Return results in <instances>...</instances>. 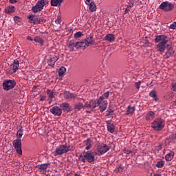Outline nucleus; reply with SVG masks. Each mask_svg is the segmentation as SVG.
I'll use <instances>...</instances> for the list:
<instances>
[{"instance_id":"obj_27","label":"nucleus","mask_w":176,"mask_h":176,"mask_svg":"<svg viewBox=\"0 0 176 176\" xmlns=\"http://www.w3.org/2000/svg\"><path fill=\"white\" fill-rule=\"evenodd\" d=\"M135 111V107H132L131 105L128 106L126 109V115H131L132 113H134V111Z\"/></svg>"},{"instance_id":"obj_32","label":"nucleus","mask_w":176,"mask_h":176,"mask_svg":"<svg viewBox=\"0 0 176 176\" xmlns=\"http://www.w3.org/2000/svg\"><path fill=\"white\" fill-rule=\"evenodd\" d=\"M43 23H46V19H45V17L42 16V17L38 19V21H36L34 22V24L35 25L43 24Z\"/></svg>"},{"instance_id":"obj_47","label":"nucleus","mask_w":176,"mask_h":176,"mask_svg":"<svg viewBox=\"0 0 176 176\" xmlns=\"http://www.w3.org/2000/svg\"><path fill=\"white\" fill-rule=\"evenodd\" d=\"M77 96L78 95H76V94L70 93V98H73L74 100H75V98H76Z\"/></svg>"},{"instance_id":"obj_5","label":"nucleus","mask_w":176,"mask_h":176,"mask_svg":"<svg viewBox=\"0 0 176 176\" xmlns=\"http://www.w3.org/2000/svg\"><path fill=\"white\" fill-rule=\"evenodd\" d=\"M160 9L164 10V12H171L174 9V4L168 1H164L160 5Z\"/></svg>"},{"instance_id":"obj_46","label":"nucleus","mask_w":176,"mask_h":176,"mask_svg":"<svg viewBox=\"0 0 176 176\" xmlns=\"http://www.w3.org/2000/svg\"><path fill=\"white\" fill-rule=\"evenodd\" d=\"M135 86L136 89H139L141 86V81L136 82L135 83Z\"/></svg>"},{"instance_id":"obj_30","label":"nucleus","mask_w":176,"mask_h":176,"mask_svg":"<svg viewBox=\"0 0 176 176\" xmlns=\"http://www.w3.org/2000/svg\"><path fill=\"white\" fill-rule=\"evenodd\" d=\"M174 157V152L170 151V153H168L165 156V159L167 162H171Z\"/></svg>"},{"instance_id":"obj_42","label":"nucleus","mask_w":176,"mask_h":176,"mask_svg":"<svg viewBox=\"0 0 176 176\" xmlns=\"http://www.w3.org/2000/svg\"><path fill=\"white\" fill-rule=\"evenodd\" d=\"M135 3H137V0H129V6L133 8V6H135Z\"/></svg>"},{"instance_id":"obj_26","label":"nucleus","mask_w":176,"mask_h":176,"mask_svg":"<svg viewBox=\"0 0 176 176\" xmlns=\"http://www.w3.org/2000/svg\"><path fill=\"white\" fill-rule=\"evenodd\" d=\"M64 0H51V6H60Z\"/></svg>"},{"instance_id":"obj_6","label":"nucleus","mask_w":176,"mask_h":176,"mask_svg":"<svg viewBox=\"0 0 176 176\" xmlns=\"http://www.w3.org/2000/svg\"><path fill=\"white\" fill-rule=\"evenodd\" d=\"M16 86V81L13 80H6L3 82V88L8 91V90H12Z\"/></svg>"},{"instance_id":"obj_33","label":"nucleus","mask_w":176,"mask_h":176,"mask_svg":"<svg viewBox=\"0 0 176 176\" xmlns=\"http://www.w3.org/2000/svg\"><path fill=\"white\" fill-rule=\"evenodd\" d=\"M21 137H23V130L22 128H21L16 133V140H19V141H21Z\"/></svg>"},{"instance_id":"obj_44","label":"nucleus","mask_w":176,"mask_h":176,"mask_svg":"<svg viewBox=\"0 0 176 176\" xmlns=\"http://www.w3.org/2000/svg\"><path fill=\"white\" fill-rule=\"evenodd\" d=\"M28 19L30 20V23H33L34 20H35V16L34 15H30Z\"/></svg>"},{"instance_id":"obj_3","label":"nucleus","mask_w":176,"mask_h":176,"mask_svg":"<svg viewBox=\"0 0 176 176\" xmlns=\"http://www.w3.org/2000/svg\"><path fill=\"white\" fill-rule=\"evenodd\" d=\"M49 3V0H40L38 1L34 6L32 8V11L33 13H39L43 10V8Z\"/></svg>"},{"instance_id":"obj_41","label":"nucleus","mask_w":176,"mask_h":176,"mask_svg":"<svg viewBox=\"0 0 176 176\" xmlns=\"http://www.w3.org/2000/svg\"><path fill=\"white\" fill-rule=\"evenodd\" d=\"M149 96L152 97V98H155L156 100V91L153 90L150 92Z\"/></svg>"},{"instance_id":"obj_53","label":"nucleus","mask_w":176,"mask_h":176,"mask_svg":"<svg viewBox=\"0 0 176 176\" xmlns=\"http://www.w3.org/2000/svg\"><path fill=\"white\" fill-rule=\"evenodd\" d=\"M123 168H124L123 166H119L118 168V172L119 173L123 172Z\"/></svg>"},{"instance_id":"obj_13","label":"nucleus","mask_w":176,"mask_h":176,"mask_svg":"<svg viewBox=\"0 0 176 176\" xmlns=\"http://www.w3.org/2000/svg\"><path fill=\"white\" fill-rule=\"evenodd\" d=\"M19 67H20V63L18 60H14L13 63L10 65V72L12 74H16L17 70L19 69Z\"/></svg>"},{"instance_id":"obj_19","label":"nucleus","mask_w":176,"mask_h":176,"mask_svg":"<svg viewBox=\"0 0 176 176\" xmlns=\"http://www.w3.org/2000/svg\"><path fill=\"white\" fill-rule=\"evenodd\" d=\"M84 144H85V149L87 151L91 149V146H93V141H91L90 138L87 139V140H85Z\"/></svg>"},{"instance_id":"obj_21","label":"nucleus","mask_w":176,"mask_h":176,"mask_svg":"<svg viewBox=\"0 0 176 176\" xmlns=\"http://www.w3.org/2000/svg\"><path fill=\"white\" fill-rule=\"evenodd\" d=\"M76 49H86V47H87L84 40L82 41L76 42Z\"/></svg>"},{"instance_id":"obj_4","label":"nucleus","mask_w":176,"mask_h":176,"mask_svg":"<svg viewBox=\"0 0 176 176\" xmlns=\"http://www.w3.org/2000/svg\"><path fill=\"white\" fill-rule=\"evenodd\" d=\"M111 149V146L107 145L106 144L102 143L96 146V151L100 153V155H104L107 153L108 151Z\"/></svg>"},{"instance_id":"obj_24","label":"nucleus","mask_w":176,"mask_h":176,"mask_svg":"<svg viewBox=\"0 0 176 176\" xmlns=\"http://www.w3.org/2000/svg\"><path fill=\"white\" fill-rule=\"evenodd\" d=\"M14 10H16V8L13 6H7L5 9V13L6 14H10V13H14Z\"/></svg>"},{"instance_id":"obj_55","label":"nucleus","mask_w":176,"mask_h":176,"mask_svg":"<svg viewBox=\"0 0 176 176\" xmlns=\"http://www.w3.org/2000/svg\"><path fill=\"white\" fill-rule=\"evenodd\" d=\"M46 100V96H41L40 101H45Z\"/></svg>"},{"instance_id":"obj_22","label":"nucleus","mask_w":176,"mask_h":176,"mask_svg":"<svg viewBox=\"0 0 176 176\" xmlns=\"http://www.w3.org/2000/svg\"><path fill=\"white\" fill-rule=\"evenodd\" d=\"M49 166H50V163H45V164H42L40 165H36V168H38V170H47V167H49Z\"/></svg>"},{"instance_id":"obj_17","label":"nucleus","mask_w":176,"mask_h":176,"mask_svg":"<svg viewBox=\"0 0 176 176\" xmlns=\"http://www.w3.org/2000/svg\"><path fill=\"white\" fill-rule=\"evenodd\" d=\"M84 42L86 44L87 47L90 46V45H94V39L93 38V36H91L87 37L84 40Z\"/></svg>"},{"instance_id":"obj_34","label":"nucleus","mask_w":176,"mask_h":176,"mask_svg":"<svg viewBox=\"0 0 176 176\" xmlns=\"http://www.w3.org/2000/svg\"><path fill=\"white\" fill-rule=\"evenodd\" d=\"M108 97H109V91H107L106 93H104L102 96L99 97V98L102 101L104 100H107Z\"/></svg>"},{"instance_id":"obj_20","label":"nucleus","mask_w":176,"mask_h":176,"mask_svg":"<svg viewBox=\"0 0 176 176\" xmlns=\"http://www.w3.org/2000/svg\"><path fill=\"white\" fill-rule=\"evenodd\" d=\"M106 123L108 131H109V133H111V134H113V133H115V125H113V124H111L109 121H107Z\"/></svg>"},{"instance_id":"obj_39","label":"nucleus","mask_w":176,"mask_h":176,"mask_svg":"<svg viewBox=\"0 0 176 176\" xmlns=\"http://www.w3.org/2000/svg\"><path fill=\"white\" fill-rule=\"evenodd\" d=\"M102 100H100V98L98 100H94V108H97V107H100V104H101Z\"/></svg>"},{"instance_id":"obj_52","label":"nucleus","mask_w":176,"mask_h":176,"mask_svg":"<svg viewBox=\"0 0 176 176\" xmlns=\"http://www.w3.org/2000/svg\"><path fill=\"white\" fill-rule=\"evenodd\" d=\"M89 104L91 105V108H94V100H91Z\"/></svg>"},{"instance_id":"obj_58","label":"nucleus","mask_w":176,"mask_h":176,"mask_svg":"<svg viewBox=\"0 0 176 176\" xmlns=\"http://www.w3.org/2000/svg\"><path fill=\"white\" fill-rule=\"evenodd\" d=\"M10 3H17V0H9Z\"/></svg>"},{"instance_id":"obj_64","label":"nucleus","mask_w":176,"mask_h":176,"mask_svg":"<svg viewBox=\"0 0 176 176\" xmlns=\"http://www.w3.org/2000/svg\"><path fill=\"white\" fill-rule=\"evenodd\" d=\"M74 176H80V174L76 173V174H74Z\"/></svg>"},{"instance_id":"obj_37","label":"nucleus","mask_w":176,"mask_h":176,"mask_svg":"<svg viewBox=\"0 0 176 176\" xmlns=\"http://www.w3.org/2000/svg\"><path fill=\"white\" fill-rule=\"evenodd\" d=\"M156 167L158 168H162V167H164V161H159L156 164Z\"/></svg>"},{"instance_id":"obj_9","label":"nucleus","mask_w":176,"mask_h":176,"mask_svg":"<svg viewBox=\"0 0 176 176\" xmlns=\"http://www.w3.org/2000/svg\"><path fill=\"white\" fill-rule=\"evenodd\" d=\"M12 145L15 152L21 156V155H23V150H21V140L17 139L14 140L12 142Z\"/></svg>"},{"instance_id":"obj_15","label":"nucleus","mask_w":176,"mask_h":176,"mask_svg":"<svg viewBox=\"0 0 176 176\" xmlns=\"http://www.w3.org/2000/svg\"><path fill=\"white\" fill-rule=\"evenodd\" d=\"M107 107H108V101L107 100H102L99 104L100 111L104 112L105 109H107Z\"/></svg>"},{"instance_id":"obj_49","label":"nucleus","mask_w":176,"mask_h":176,"mask_svg":"<svg viewBox=\"0 0 176 176\" xmlns=\"http://www.w3.org/2000/svg\"><path fill=\"white\" fill-rule=\"evenodd\" d=\"M168 96L170 98H173L174 97V92L173 91H169L168 92Z\"/></svg>"},{"instance_id":"obj_14","label":"nucleus","mask_w":176,"mask_h":176,"mask_svg":"<svg viewBox=\"0 0 176 176\" xmlns=\"http://www.w3.org/2000/svg\"><path fill=\"white\" fill-rule=\"evenodd\" d=\"M60 108L63 111V112H70L71 111V107L69 106V103L68 102H63L60 104Z\"/></svg>"},{"instance_id":"obj_25","label":"nucleus","mask_w":176,"mask_h":176,"mask_svg":"<svg viewBox=\"0 0 176 176\" xmlns=\"http://www.w3.org/2000/svg\"><path fill=\"white\" fill-rule=\"evenodd\" d=\"M85 109V105H83V103L82 102H77L74 105V109L75 111H80L81 109Z\"/></svg>"},{"instance_id":"obj_7","label":"nucleus","mask_w":176,"mask_h":176,"mask_svg":"<svg viewBox=\"0 0 176 176\" xmlns=\"http://www.w3.org/2000/svg\"><path fill=\"white\" fill-rule=\"evenodd\" d=\"M170 38L168 36L162 34V35H157L155 36L154 41L155 43H160L163 45H167V43L168 42V40Z\"/></svg>"},{"instance_id":"obj_31","label":"nucleus","mask_w":176,"mask_h":176,"mask_svg":"<svg viewBox=\"0 0 176 176\" xmlns=\"http://www.w3.org/2000/svg\"><path fill=\"white\" fill-rule=\"evenodd\" d=\"M89 12H96V3L94 1H91V3L89 2Z\"/></svg>"},{"instance_id":"obj_28","label":"nucleus","mask_w":176,"mask_h":176,"mask_svg":"<svg viewBox=\"0 0 176 176\" xmlns=\"http://www.w3.org/2000/svg\"><path fill=\"white\" fill-rule=\"evenodd\" d=\"M76 47V43L74 41H70L68 45V48L69 49L70 52H74V50Z\"/></svg>"},{"instance_id":"obj_23","label":"nucleus","mask_w":176,"mask_h":176,"mask_svg":"<svg viewBox=\"0 0 176 176\" xmlns=\"http://www.w3.org/2000/svg\"><path fill=\"white\" fill-rule=\"evenodd\" d=\"M155 119V112L153 111H148L146 115V120H153Z\"/></svg>"},{"instance_id":"obj_10","label":"nucleus","mask_w":176,"mask_h":176,"mask_svg":"<svg viewBox=\"0 0 176 176\" xmlns=\"http://www.w3.org/2000/svg\"><path fill=\"white\" fill-rule=\"evenodd\" d=\"M94 155H97V153L87 151L84 154V157L88 162V163H93L96 160Z\"/></svg>"},{"instance_id":"obj_36","label":"nucleus","mask_w":176,"mask_h":176,"mask_svg":"<svg viewBox=\"0 0 176 176\" xmlns=\"http://www.w3.org/2000/svg\"><path fill=\"white\" fill-rule=\"evenodd\" d=\"M67 72V69L64 67H61L58 70V75L59 76H62V75H64Z\"/></svg>"},{"instance_id":"obj_54","label":"nucleus","mask_w":176,"mask_h":176,"mask_svg":"<svg viewBox=\"0 0 176 176\" xmlns=\"http://www.w3.org/2000/svg\"><path fill=\"white\" fill-rule=\"evenodd\" d=\"M143 43H144V46H148L149 45V42H148L146 39L144 40Z\"/></svg>"},{"instance_id":"obj_62","label":"nucleus","mask_w":176,"mask_h":176,"mask_svg":"<svg viewBox=\"0 0 176 176\" xmlns=\"http://www.w3.org/2000/svg\"><path fill=\"white\" fill-rule=\"evenodd\" d=\"M81 162H82V163H86V158H82V160H81Z\"/></svg>"},{"instance_id":"obj_38","label":"nucleus","mask_w":176,"mask_h":176,"mask_svg":"<svg viewBox=\"0 0 176 176\" xmlns=\"http://www.w3.org/2000/svg\"><path fill=\"white\" fill-rule=\"evenodd\" d=\"M47 94L51 100H52V98H54V94L50 89L47 90Z\"/></svg>"},{"instance_id":"obj_60","label":"nucleus","mask_w":176,"mask_h":176,"mask_svg":"<svg viewBox=\"0 0 176 176\" xmlns=\"http://www.w3.org/2000/svg\"><path fill=\"white\" fill-rule=\"evenodd\" d=\"M126 155H130V153H131V151L126 150Z\"/></svg>"},{"instance_id":"obj_50","label":"nucleus","mask_w":176,"mask_h":176,"mask_svg":"<svg viewBox=\"0 0 176 176\" xmlns=\"http://www.w3.org/2000/svg\"><path fill=\"white\" fill-rule=\"evenodd\" d=\"M84 108H87L88 109L91 108V106L90 104V102L89 103H86L85 105H84Z\"/></svg>"},{"instance_id":"obj_51","label":"nucleus","mask_w":176,"mask_h":176,"mask_svg":"<svg viewBox=\"0 0 176 176\" xmlns=\"http://www.w3.org/2000/svg\"><path fill=\"white\" fill-rule=\"evenodd\" d=\"M132 7H131V6L129 5V6L126 7V8L125 9V13H129V12H130V10L131 9Z\"/></svg>"},{"instance_id":"obj_45","label":"nucleus","mask_w":176,"mask_h":176,"mask_svg":"<svg viewBox=\"0 0 176 176\" xmlns=\"http://www.w3.org/2000/svg\"><path fill=\"white\" fill-rule=\"evenodd\" d=\"M169 28L171 30H175L176 28V22H173L172 24L170 25Z\"/></svg>"},{"instance_id":"obj_18","label":"nucleus","mask_w":176,"mask_h":176,"mask_svg":"<svg viewBox=\"0 0 176 176\" xmlns=\"http://www.w3.org/2000/svg\"><path fill=\"white\" fill-rule=\"evenodd\" d=\"M115 35L112 34H108L104 38V41H107V42L110 43L115 42Z\"/></svg>"},{"instance_id":"obj_35","label":"nucleus","mask_w":176,"mask_h":176,"mask_svg":"<svg viewBox=\"0 0 176 176\" xmlns=\"http://www.w3.org/2000/svg\"><path fill=\"white\" fill-rule=\"evenodd\" d=\"M113 107L112 106H109L107 111V114L106 116L109 117L111 116V115H112V113L113 112Z\"/></svg>"},{"instance_id":"obj_11","label":"nucleus","mask_w":176,"mask_h":176,"mask_svg":"<svg viewBox=\"0 0 176 176\" xmlns=\"http://www.w3.org/2000/svg\"><path fill=\"white\" fill-rule=\"evenodd\" d=\"M50 112L54 116H60L63 113V109L58 107V106H54L50 109Z\"/></svg>"},{"instance_id":"obj_2","label":"nucleus","mask_w":176,"mask_h":176,"mask_svg":"<svg viewBox=\"0 0 176 176\" xmlns=\"http://www.w3.org/2000/svg\"><path fill=\"white\" fill-rule=\"evenodd\" d=\"M164 120L162 118H157L151 123V127L155 131H162L164 129Z\"/></svg>"},{"instance_id":"obj_43","label":"nucleus","mask_w":176,"mask_h":176,"mask_svg":"<svg viewBox=\"0 0 176 176\" xmlns=\"http://www.w3.org/2000/svg\"><path fill=\"white\" fill-rule=\"evenodd\" d=\"M80 36H83V34L81 32H78L74 34V38H80Z\"/></svg>"},{"instance_id":"obj_16","label":"nucleus","mask_w":176,"mask_h":176,"mask_svg":"<svg viewBox=\"0 0 176 176\" xmlns=\"http://www.w3.org/2000/svg\"><path fill=\"white\" fill-rule=\"evenodd\" d=\"M167 52L165 53L166 58H169L170 56H173L174 54V50L173 48L170 46V45H167Z\"/></svg>"},{"instance_id":"obj_59","label":"nucleus","mask_w":176,"mask_h":176,"mask_svg":"<svg viewBox=\"0 0 176 176\" xmlns=\"http://www.w3.org/2000/svg\"><path fill=\"white\" fill-rule=\"evenodd\" d=\"M91 1V0H86V1H85L86 5H89V4L90 3Z\"/></svg>"},{"instance_id":"obj_8","label":"nucleus","mask_w":176,"mask_h":176,"mask_svg":"<svg viewBox=\"0 0 176 176\" xmlns=\"http://www.w3.org/2000/svg\"><path fill=\"white\" fill-rule=\"evenodd\" d=\"M49 56L51 58L47 60L48 65H50V67H54V64H56V62L58 60V58H60L58 54L50 52Z\"/></svg>"},{"instance_id":"obj_29","label":"nucleus","mask_w":176,"mask_h":176,"mask_svg":"<svg viewBox=\"0 0 176 176\" xmlns=\"http://www.w3.org/2000/svg\"><path fill=\"white\" fill-rule=\"evenodd\" d=\"M34 42H36V43H39V45L41 46H43V38H42V37L40 36H35L34 38Z\"/></svg>"},{"instance_id":"obj_12","label":"nucleus","mask_w":176,"mask_h":176,"mask_svg":"<svg viewBox=\"0 0 176 176\" xmlns=\"http://www.w3.org/2000/svg\"><path fill=\"white\" fill-rule=\"evenodd\" d=\"M168 44H160L158 43L155 45V50L160 53V54H163L164 52H166V49H167Z\"/></svg>"},{"instance_id":"obj_63","label":"nucleus","mask_w":176,"mask_h":176,"mask_svg":"<svg viewBox=\"0 0 176 176\" xmlns=\"http://www.w3.org/2000/svg\"><path fill=\"white\" fill-rule=\"evenodd\" d=\"M173 140H176V133H175L174 135H173Z\"/></svg>"},{"instance_id":"obj_61","label":"nucleus","mask_w":176,"mask_h":176,"mask_svg":"<svg viewBox=\"0 0 176 176\" xmlns=\"http://www.w3.org/2000/svg\"><path fill=\"white\" fill-rule=\"evenodd\" d=\"M153 176H162V174H160V173H154Z\"/></svg>"},{"instance_id":"obj_57","label":"nucleus","mask_w":176,"mask_h":176,"mask_svg":"<svg viewBox=\"0 0 176 176\" xmlns=\"http://www.w3.org/2000/svg\"><path fill=\"white\" fill-rule=\"evenodd\" d=\"M35 21H38V16L34 15V20L32 22V24H35Z\"/></svg>"},{"instance_id":"obj_48","label":"nucleus","mask_w":176,"mask_h":176,"mask_svg":"<svg viewBox=\"0 0 176 176\" xmlns=\"http://www.w3.org/2000/svg\"><path fill=\"white\" fill-rule=\"evenodd\" d=\"M171 86H172V90H173V91H175V93H176V82H174V83H173V84L171 85Z\"/></svg>"},{"instance_id":"obj_56","label":"nucleus","mask_w":176,"mask_h":176,"mask_svg":"<svg viewBox=\"0 0 176 176\" xmlns=\"http://www.w3.org/2000/svg\"><path fill=\"white\" fill-rule=\"evenodd\" d=\"M26 39H27L28 41H34V39L32 38V37H31V36H28L26 37Z\"/></svg>"},{"instance_id":"obj_1","label":"nucleus","mask_w":176,"mask_h":176,"mask_svg":"<svg viewBox=\"0 0 176 176\" xmlns=\"http://www.w3.org/2000/svg\"><path fill=\"white\" fill-rule=\"evenodd\" d=\"M69 151H72L71 146H68V144H61L58 148L55 149L54 152V156H61V155H64V153H67Z\"/></svg>"},{"instance_id":"obj_40","label":"nucleus","mask_w":176,"mask_h":176,"mask_svg":"<svg viewBox=\"0 0 176 176\" xmlns=\"http://www.w3.org/2000/svg\"><path fill=\"white\" fill-rule=\"evenodd\" d=\"M70 96L71 93H69V91H65L64 92V98H65L66 100H69V98H70Z\"/></svg>"}]
</instances>
